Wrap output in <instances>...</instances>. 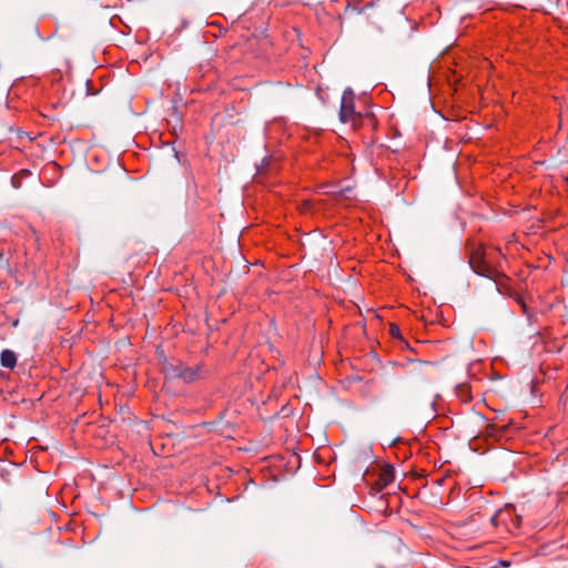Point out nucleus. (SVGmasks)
Listing matches in <instances>:
<instances>
[{"label":"nucleus","instance_id":"1","mask_svg":"<svg viewBox=\"0 0 568 568\" xmlns=\"http://www.w3.org/2000/svg\"><path fill=\"white\" fill-rule=\"evenodd\" d=\"M469 265L475 273L487 278H495L498 275V271L490 263V257L481 246H476L470 250Z\"/></svg>","mask_w":568,"mask_h":568},{"label":"nucleus","instance_id":"2","mask_svg":"<svg viewBox=\"0 0 568 568\" xmlns=\"http://www.w3.org/2000/svg\"><path fill=\"white\" fill-rule=\"evenodd\" d=\"M166 375L170 378H181L185 383H193L201 376V367H189L184 364L172 365L166 369Z\"/></svg>","mask_w":568,"mask_h":568},{"label":"nucleus","instance_id":"3","mask_svg":"<svg viewBox=\"0 0 568 568\" xmlns=\"http://www.w3.org/2000/svg\"><path fill=\"white\" fill-rule=\"evenodd\" d=\"M354 92L352 89L347 88L342 95L339 118L341 121L346 123L349 121H354L358 114L354 111Z\"/></svg>","mask_w":568,"mask_h":568},{"label":"nucleus","instance_id":"4","mask_svg":"<svg viewBox=\"0 0 568 568\" xmlns=\"http://www.w3.org/2000/svg\"><path fill=\"white\" fill-rule=\"evenodd\" d=\"M513 517V509L511 508H505L499 509L495 513V515L490 518V523L493 526L498 525H507V521L510 520Z\"/></svg>","mask_w":568,"mask_h":568},{"label":"nucleus","instance_id":"5","mask_svg":"<svg viewBox=\"0 0 568 568\" xmlns=\"http://www.w3.org/2000/svg\"><path fill=\"white\" fill-rule=\"evenodd\" d=\"M0 362L3 367L12 369L17 364V356L14 352L10 349H3L1 352Z\"/></svg>","mask_w":568,"mask_h":568},{"label":"nucleus","instance_id":"6","mask_svg":"<svg viewBox=\"0 0 568 568\" xmlns=\"http://www.w3.org/2000/svg\"><path fill=\"white\" fill-rule=\"evenodd\" d=\"M456 394L463 402H469L471 399L470 386L466 383L459 384L456 387Z\"/></svg>","mask_w":568,"mask_h":568},{"label":"nucleus","instance_id":"7","mask_svg":"<svg viewBox=\"0 0 568 568\" xmlns=\"http://www.w3.org/2000/svg\"><path fill=\"white\" fill-rule=\"evenodd\" d=\"M390 334L393 337H400L399 328L395 325L390 327Z\"/></svg>","mask_w":568,"mask_h":568},{"label":"nucleus","instance_id":"8","mask_svg":"<svg viewBox=\"0 0 568 568\" xmlns=\"http://www.w3.org/2000/svg\"><path fill=\"white\" fill-rule=\"evenodd\" d=\"M12 184H13V186H14V187H19V186H20V184H19V181H18L17 176H13V178H12Z\"/></svg>","mask_w":568,"mask_h":568},{"label":"nucleus","instance_id":"9","mask_svg":"<svg viewBox=\"0 0 568 568\" xmlns=\"http://www.w3.org/2000/svg\"><path fill=\"white\" fill-rule=\"evenodd\" d=\"M310 207H311V203L310 202H305L303 210H308Z\"/></svg>","mask_w":568,"mask_h":568},{"label":"nucleus","instance_id":"10","mask_svg":"<svg viewBox=\"0 0 568 568\" xmlns=\"http://www.w3.org/2000/svg\"><path fill=\"white\" fill-rule=\"evenodd\" d=\"M499 564H500V566H503V567H508V566H509V562H508V561H500Z\"/></svg>","mask_w":568,"mask_h":568}]
</instances>
